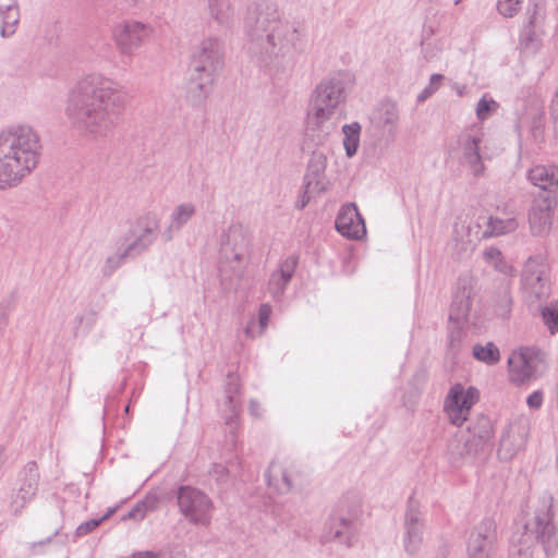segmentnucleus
Wrapping results in <instances>:
<instances>
[{"label":"nucleus","instance_id":"f257e3e1","mask_svg":"<svg viewBox=\"0 0 558 558\" xmlns=\"http://www.w3.org/2000/svg\"><path fill=\"white\" fill-rule=\"evenodd\" d=\"M247 52L258 66L277 80L288 77L303 50L299 28L281 19L277 4L259 1L248 8L244 20Z\"/></svg>","mask_w":558,"mask_h":558},{"label":"nucleus","instance_id":"f03ea898","mask_svg":"<svg viewBox=\"0 0 558 558\" xmlns=\"http://www.w3.org/2000/svg\"><path fill=\"white\" fill-rule=\"evenodd\" d=\"M125 101L126 95L117 82L92 73L70 89L65 116L81 133L106 136L118 124Z\"/></svg>","mask_w":558,"mask_h":558},{"label":"nucleus","instance_id":"7ed1b4c3","mask_svg":"<svg viewBox=\"0 0 558 558\" xmlns=\"http://www.w3.org/2000/svg\"><path fill=\"white\" fill-rule=\"evenodd\" d=\"M352 80L347 72L324 77L312 90L307 110L306 147L322 145L336 130L335 117L341 116Z\"/></svg>","mask_w":558,"mask_h":558},{"label":"nucleus","instance_id":"20e7f679","mask_svg":"<svg viewBox=\"0 0 558 558\" xmlns=\"http://www.w3.org/2000/svg\"><path fill=\"white\" fill-rule=\"evenodd\" d=\"M40 148L39 136L29 125L0 131V190L16 185L36 168Z\"/></svg>","mask_w":558,"mask_h":558},{"label":"nucleus","instance_id":"39448f33","mask_svg":"<svg viewBox=\"0 0 558 558\" xmlns=\"http://www.w3.org/2000/svg\"><path fill=\"white\" fill-rule=\"evenodd\" d=\"M536 545L542 546L546 557L555 555L558 548L557 530L547 502H543L526 520L522 531L512 534L510 558H533Z\"/></svg>","mask_w":558,"mask_h":558},{"label":"nucleus","instance_id":"423d86ee","mask_svg":"<svg viewBox=\"0 0 558 558\" xmlns=\"http://www.w3.org/2000/svg\"><path fill=\"white\" fill-rule=\"evenodd\" d=\"M251 235L248 229L240 222L231 223L220 235L219 258L222 267L228 266L233 275H244L250 255Z\"/></svg>","mask_w":558,"mask_h":558},{"label":"nucleus","instance_id":"0eeeda50","mask_svg":"<svg viewBox=\"0 0 558 558\" xmlns=\"http://www.w3.org/2000/svg\"><path fill=\"white\" fill-rule=\"evenodd\" d=\"M481 427L460 432L448 444V459L452 466L471 463L482 453L492 438V426L487 417L480 420Z\"/></svg>","mask_w":558,"mask_h":558},{"label":"nucleus","instance_id":"6e6552de","mask_svg":"<svg viewBox=\"0 0 558 558\" xmlns=\"http://www.w3.org/2000/svg\"><path fill=\"white\" fill-rule=\"evenodd\" d=\"M360 507L357 504L347 505L343 500L330 514L325 524L323 539L325 542H337L348 548L353 547L360 533Z\"/></svg>","mask_w":558,"mask_h":558},{"label":"nucleus","instance_id":"1a4fd4ad","mask_svg":"<svg viewBox=\"0 0 558 558\" xmlns=\"http://www.w3.org/2000/svg\"><path fill=\"white\" fill-rule=\"evenodd\" d=\"M174 496L178 511L187 523L202 527L210 525L215 505L204 490L192 485H180Z\"/></svg>","mask_w":558,"mask_h":558},{"label":"nucleus","instance_id":"9d476101","mask_svg":"<svg viewBox=\"0 0 558 558\" xmlns=\"http://www.w3.org/2000/svg\"><path fill=\"white\" fill-rule=\"evenodd\" d=\"M223 61V45L217 38H207L191 52L189 74L216 80Z\"/></svg>","mask_w":558,"mask_h":558},{"label":"nucleus","instance_id":"9b49d317","mask_svg":"<svg viewBox=\"0 0 558 558\" xmlns=\"http://www.w3.org/2000/svg\"><path fill=\"white\" fill-rule=\"evenodd\" d=\"M521 283L529 299L542 300L550 293L549 265L544 254L530 256L524 264Z\"/></svg>","mask_w":558,"mask_h":558},{"label":"nucleus","instance_id":"f8f14e48","mask_svg":"<svg viewBox=\"0 0 558 558\" xmlns=\"http://www.w3.org/2000/svg\"><path fill=\"white\" fill-rule=\"evenodd\" d=\"M39 484V470L35 462H28L21 471L10 496V510L19 515L35 498Z\"/></svg>","mask_w":558,"mask_h":558},{"label":"nucleus","instance_id":"ddd939ff","mask_svg":"<svg viewBox=\"0 0 558 558\" xmlns=\"http://www.w3.org/2000/svg\"><path fill=\"white\" fill-rule=\"evenodd\" d=\"M324 142L322 145L311 144L306 147V138L303 143V150L310 151L311 156L307 161L306 171L303 178V187L306 191H314L315 193H323L326 191V167H327V148Z\"/></svg>","mask_w":558,"mask_h":558},{"label":"nucleus","instance_id":"4468645a","mask_svg":"<svg viewBox=\"0 0 558 558\" xmlns=\"http://www.w3.org/2000/svg\"><path fill=\"white\" fill-rule=\"evenodd\" d=\"M159 222V217L155 213H147L140 217L136 221L134 238L132 240L125 239L122 243V246L125 247V254L135 258L145 252L157 239Z\"/></svg>","mask_w":558,"mask_h":558},{"label":"nucleus","instance_id":"2eb2a0df","mask_svg":"<svg viewBox=\"0 0 558 558\" xmlns=\"http://www.w3.org/2000/svg\"><path fill=\"white\" fill-rule=\"evenodd\" d=\"M477 395L478 391L474 387H469L466 390L460 384L451 387L445 400V411L453 425L461 426L468 420V414L476 402Z\"/></svg>","mask_w":558,"mask_h":558},{"label":"nucleus","instance_id":"dca6fc26","mask_svg":"<svg viewBox=\"0 0 558 558\" xmlns=\"http://www.w3.org/2000/svg\"><path fill=\"white\" fill-rule=\"evenodd\" d=\"M424 518L420 509V504L413 497L409 498L408 507L404 513V549L409 555H414L421 547L424 533Z\"/></svg>","mask_w":558,"mask_h":558},{"label":"nucleus","instance_id":"f3484780","mask_svg":"<svg viewBox=\"0 0 558 558\" xmlns=\"http://www.w3.org/2000/svg\"><path fill=\"white\" fill-rule=\"evenodd\" d=\"M399 119L398 105L391 100H383L372 112L371 123L379 133L380 140L389 143L397 136Z\"/></svg>","mask_w":558,"mask_h":558},{"label":"nucleus","instance_id":"a211bd4d","mask_svg":"<svg viewBox=\"0 0 558 558\" xmlns=\"http://www.w3.org/2000/svg\"><path fill=\"white\" fill-rule=\"evenodd\" d=\"M496 538L495 522L492 519H484L469 537V558H492Z\"/></svg>","mask_w":558,"mask_h":558},{"label":"nucleus","instance_id":"6ab92c4d","mask_svg":"<svg viewBox=\"0 0 558 558\" xmlns=\"http://www.w3.org/2000/svg\"><path fill=\"white\" fill-rule=\"evenodd\" d=\"M545 0H530L526 11L527 22L520 33V44L524 49L536 50L539 45V34H543L545 20Z\"/></svg>","mask_w":558,"mask_h":558},{"label":"nucleus","instance_id":"aec40b11","mask_svg":"<svg viewBox=\"0 0 558 558\" xmlns=\"http://www.w3.org/2000/svg\"><path fill=\"white\" fill-rule=\"evenodd\" d=\"M147 34V26L134 21L120 23L113 28L116 45L124 56H131L142 45Z\"/></svg>","mask_w":558,"mask_h":558},{"label":"nucleus","instance_id":"412c9836","mask_svg":"<svg viewBox=\"0 0 558 558\" xmlns=\"http://www.w3.org/2000/svg\"><path fill=\"white\" fill-rule=\"evenodd\" d=\"M558 201L551 197H535L530 213L529 223L533 235H546L551 228V216Z\"/></svg>","mask_w":558,"mask_h":558},{"label":"nucleus","instance_id":"4be33fe9","mask_svg":"<svg viewBox=\"0 0 558 558\" xmlns=\"http://www.w3.org/2000/svg\"><path fill=\"white\" fill-rule=\"evenodd\" d=\"M335 225L337 231L348 239L359 240L366 233L364 219L354 203L341 207Z\"/></svg>","mask_w":558,"mask_h":558},{"label":"nucleus","instance_id":"5701e85b","mask_svg":"<svg viewBox=\"0 0 558 558\" xmlns=\"http://www.w3.org/2000/svg\"><path fill=\"white\" fill-rule=\"evenodd\" d=\"M472 294L471 279L468 277L459 278L450 306V322L461 324L468 320L472 308Z\"/></svg>","mask_w":558,"mask_h":558},{"label":"nucleus","instance_id":"b1692460","mask_svg":"<svg viewBox=\"0 0 558 558\" xmlns=\"http://www.w3.org/2000/svg\"><path fill=\"white\" fill-rule=\"evenodd\" d=\"M265 476L269 487L279 494H288L298 485L301 474L292 464L283 465L274 461L268 466Z\"/></svg>","mask_w":558,"mask_h":558},{"label":"nucleus","instance_id":"393cba45","mask_svg":"<svg viewBox=\"0 0 558 558\" xmlns=\"http://www.w3.org/2000/svg\"><path fill=\"white\" fill-rule=\"evenodd\" d=\"M508 365L511 380L523 384L534 376L538 361L532 350L521 349L511 353Z\"/></svg>","mask_w":558,"mask_h":558},{"label":"nucleus","instance_id":"a878e982","mask_svg":"<svg viewBox=\"0 0 558 558\" xmlns=\"http://www.w3.org/2000/svg\"><path fill=\"white\" fill-rule=\"evenodd\" d=\"M527 180L541 190L536 197L558 201V167L537 165L529 170Z\"/></svg>","mask_w":558,"mask_h":558},{"label":"nucleus","instance_id":"bb28decb","mask_svg":"<svg viewBox=\"0 0 558 558\" xmlns=\"http://www.w3.org/2000/svg\"><path fill=\"white\" fill-rule=\"evenodd\" d=\"M296 266V256H289L280 262L278 269L271 274L268 281V292L272 299H281L286 288L294 276Z\"/></svg>","mask_w":558,"mask_h":558},{"label":"nucleus","instance_id":"cd10ccee","mask_svg":"<svg viewBox=\"0 0 558 558\" xmlns=\"http://www.w3.org/2000/svg\"><path fill=\"white\" fill-rule=\"evenodd\" d=\"M196 206L192 202H183L173 207L170 213L168 225L162 232L166 242L174 236L195 217Z\"/></svg>","mask_w":558,"mask_h":558},{"label":"nucleus","instance_id":"c85d7f7f","mask_svg":"<svg viewBox=\"0 0 558 558\" xmlns=\"http://www.w3.org/2000/svg\"><path fill=\"white\" fill-rule=\"evenodd\" d=\"M239 393H240L239 376L233 373H229L227 375V380L225 384V399H226L225 402L229 409V414L226 415V424L230 427V433L232 435H233V428L235 425L234 420L238 416L239 408L241 404Z\"/></svg>","mask_w":558,"mask_h":558},{"label":"nucleus","instance_id":"c756f323","mask_svg":"<svg viewBox=\"0 0 558 558\" xmlns=\"http://www.w3.org/2000/svg\"><path fill=\"white\" fill-rule=\"evenodd\" d=\"M214 82L215 80L207 78L206 76L189 74L186 98L191 106L199 107L206 101Z\"/></svg>","mask_w":558,"mask_h":558},{"label":"nucleus","instance_id":"7c9ffc66","mask_svg":"<svg viewBox=\"0 0 558 558\" xmlns=\"http://www.w3.org/2000/svg\"><path fill=\"white\" fill-rule=\"evenodd\" d=\"M0 14H3L0 34L8 38L15 33V26L20 21L16 0H0Z\"/></svg>","mask_w":558,"mask_h":558},{"label":"nucleus","instance_id":"2f4dec72","mask_svg":"<svg viewBox=\"0 0 558 558\" xmlns=\"http://www.w3.org/2000/svg\"><path fill=\"white\" fill-rule=\"evenodd\" d=\"M210 17L222 28L229 29L233 24V10L229 0H208Z\"/></svg>","mask_w":558,"mask_h":558},{"label":"nucleus","instance_id":"473e14b6","mask_svg":"<svg viewBox=\"0 0 558 558\" xmlns=\"http://www.w3.org/2000/svg\"><path fill=\"white\" fill-rule=\"evenodd\" d=\"M512 298L510 294V286L508 281L501 283L499 291L494 301V308L497 316L508 318L511 312Z\"/></svg>","mask_w":558,"mask_h":558},{"label":"nucleus","instance_id":"72a5a7b5","mask_svg":"<svg viewBox=\"0 0 558 558\" xmlns=\"http://www.w3.org/2000/svg\"><path fill=\"white\" fill-rule=\"evenodd\" d=\"M342 132L344 135L343 146L345 155L351 158L356 154L360 145L361 125L357 122L345 124L342 126Z\"/></svg>","mask_w":558,"mask_h":558},{"label":"nucleus","instance_id":"f704fd0d","mask_svg":"<svg viewBox=\"0 0 558 558\" xmlns=\"http://www.w3.org/2000/svg\"><path fill=\"white\" fill-rule=\"evenodd\" d=\"M473 356L487 365H494L500 360L499 350L493 342H487L485 345L475 344L473 347Z\"/></svg>","mask_w":558,"mask_h":558},{"label":"nucleus","instance_id":"c9c22d12","mask_svg":"<svg viewBox=\"0 0 558 558\" xmlns=\"http://www.w3.org/2000/svg\"><path fill=\"white\" fill-rule=\"evenodd\" d=\"M459 144L462 148V158L464 159L480 153L481 137L471 132H466L460 135Z\"/></svg>","mask_w":558,"mask_h":558},{"label":"nucleus","instance_id":"e433bc0d","mask_svg":"<svg viewBox=\"0 0 558 558\" xmlns=\"http://www.w3.org/2000/svg\"><path fill=\"white\" fill-rule=\"evenodd\" d=\"M129 259H133L130 254H125V247L122 246L118 252L111 256H108L102 267V274L105 276L112 275L123 263Z\"/></svg>","mask_w":558,"mask_h":558},{"label":"nucleus","instance_id":"4c0bfd02","mask_svg":"<svg viewBox=\"0 0 558 558\" xmlns=\"http://www.w3.org/2000/svg\"><path fill=\"white\" fill-rule=\"evenodd\" d=\"M97 313L88 311L82 315H77L74 319L75 336L86 335L96 324Z\"/></svg>","mask_w":558,"mask_h":558},{"label":"nucleus","instance_id":"58836bf2","mask_svg":"<svg viewBox=\"0 0 558 558\" xmlns=\"http://www.w3.org/2000/svg\"><path fill=\"white\" fill-rule=\"evenodd\" d=\"M544 324L551 335L558 331V303L546 305L541 310Z\"/></svg>","mask_w":558,"mask_h":558},{"label":"nucleus","instance_id":"ea45409f","mask_svg":"<svg viewBox=\"0 0 558 558\" xmlns=\"http://www.w3.org/2000/svg\"><path fill=\"white\" fill-rule=\"evenodd\" d=\"M498 104L493 99L484 95L476 105V117L478 120H486L490 113L497 110Z\"/></svg>","mask_w":558,"mask_h":558},{"label":"nucleus","instance_id":"a19ab883","mask_svg":"<svg viewBox=\"0 0 558 558\" xmlns=\"http://www.w3.org/2000/svg\"><path fill=\"white\" fill-rule=\"evenodd\" d=\"M442 80V74H433L429 78L428 85L417 95L416 101L421 104L427 100L434 93L438 90Z\"/></svg>","mask_w":558,"mask_h":558},{"label":"nucleus","instance_id":"79ce46f5","mask_svg":"<svg viewBox=\"0 0 558 558\" xmlns=\"http://www.w3.org/2000/svg\"><path fill=\"white\" fill-rule=\"evenodd\" d=\"M523 0H498L497 10L506 17L514 16L521 9Z\"/></svg>","mask_w":558,"mask_h":558},{"label":"nucleus","instance_id":"37998d69","mask_svg":"<svg viewBox=\"0 0 558 558\" xmlns=\"http://www.w3.org/2000/svg\"><path fill=\"white\" fill-rule=\"evenodd\" d=\"M463 162L470 168L473 175L478 177L483 174L485 167L480 153L464 158Z\"/></svg>","mask_w":558,"mask_h":558},{"label":"nucleus","instance_id":"c03bdc74","mask_svg":"<svg viewBox=\"0 0 558 558\" xmlns=\"http://www.w3.org/2000/svg\"><path fill=\"white\" fill-rule=\"evenodd\" d=\"M271 306L269 304H262L258 310V324H259V331L258 335H262L264 330L266 329L270 315H271Z\"/></svg>","mask_w":558,"mask_h":558},{"label":"nucleus","instance_id":"a18cd8bd","mask_svg":"<svg viewBox=\"0 0 558 558\" xmlns=\"http://www.w3.org/2000/svg\"><path fill=\"white\" fill-rule=\"evenodd\" d=\"M100 524L101 520L99 519L87 520L76 527L75 535L76 537L87 535L88 533L93 532L96 527H98Z\"/></svg>","mask_w":558,"mask_h":558},{"label":"nucleus","instance_id":"49530a36","mask_svg":"<svg viewBox=\"0 0 558 558\" xmlns=\"http://www.w3.org/2000/svg\"><path fill=\"white\" fill-rule=\"evenodd\" d=\"M145 512L155 511L159 507L160 498L157 493H148L146 497L140 501Z\"/></svg>","mask_w":558,"mask_h":558},{"label":"nucleus","instance_id":"de8ad7c7","mask_svg":"<svg viewBox=\"0 0 558 558\" xmlns=\"http://www.w3.org/2000/svg\"><path fill=\"white\" fill-rule=\"evenodd\" d=\"M147 513L138 501L125 515L123 520H143Z\"/></svg>","mask_w":558,"mask_h":558},{"label":"nucleus","instance_id":"09e8293b","mask_svg":"<svg viewBox=\"0 0 558 558\" xmlns=\"http://www.w3.org/2000/svg\"><path fill=\"white\" fill-rule=\"evenodd\" d=\"M497 271L504 274L505 276H513L514 269L511 265H509L504 257H499L493 265H492Z\"/></svg>","mask_w":558,"mask_h":558},{"label":"nucleus","instance_id":"8fccbe9b","mask_svg":"<svg viewBox=\"0 0 558 558\" xmlns=\"http://www.w3.org/2000/svg\"><path fill=\"white\" fill-rule=\"evenodd\" d=\"M209 473L217 482H223L229 474V469L222 464H214Z\"/></svg>","mask_w":558,"mask_h":558},{"label":"nucleus","instance_id":"3c124183","mask_svg":"<svg viewBox=\"0 0 558 558\" xmlns=\"http://www.w3.org/2000/svg\"><path fill=\"white\" fill-rule=\"evenodd\" d=\"M483 259L488 263L489 265H493L499 257L502 256L501 252L494 246L487 247L483 252Z\"/></svg>","mask_w":558,"mask_h":558},{"label":"nucleus","instance_id":"603ef678","mask_svg":"<svg viewBox=\"0 0 558 558\" xmlns=\"http://www.w3.org/2000/svg\"><path fill=\"white\" fill-rule=\"evenodd\" d=\"M526 403L531 409H539L543 404V392L533 391L526 399Z\"/></svg>","mask_w":558,"mask_h":558},{"label":"nucleus","instance_id":"864d4df0","mask_svg":"<svg viewBox=\"0 0 558 558\" xmlns=\"http://www.w3.org/2000/svg\"><path fill=\"white\" fill-rule=\"evenodd\" d=\"M504 221L502 220H499V219H493L490 218L489 219V227H492V230L488 232V231H484V236H492V235H498V234H501L504 232Z\"/></svg>","mask_w":558,"mask_h":558},{"label":"nucleus","instance_id":"5fc2aeb1","mask_svg":"<svg viewBox=\"0 0 558 558\" xmlns=\"http://www.w3.org/2000/svg\"><path fill=\"white\" fill-rule=\"evenodd\" d=\"M320 193H315L314 191H306V187H303V193L302 195L300 196V198L298 199L295 206L298 209H303L305 208V206L308 204V202L311 201V198L313 196H316V195H319Z\"/></svg>","mask_w":558,"mask_h":558},{"label":"nucleus","instance_id":"6e6d98bb","mask_svg":"<svg viewBox=\"0 0 558 558\" xmlns=\"http://www.w3.org/2000/svg\"><path fill=\"white\" fill-rule=\"evenodd\" d=\"M550 114L554 121L555 130L558 133V93L554 97L550 104Z\"/></svg>","mask_w":558,"mask_h":558},{"label":"nucleus","instance_id":"4d7b16f0","mask_svg":"<svg viewBox=\"0 0 558 558\" xmlns=\"http://www.w3.org/2000/svg\"><path fill=\"white\" fill-rule=\"evenodd\" d=\"M248 410L251 415L254 417H259L262 415L260 404L255 400L250 401Z\"/></svg>","mask_w":558,"mask_h":558},{"label":"nucleus","instance_id":"13d9d810","mask_svg":"<svg viewBox=\"0 0 558 558\" xmlns=\"http://www.w3.org/2000/svg\"><path fill=\"white\" fill-rule=\"evenodd\" d=\"M8 323H9V313L5 310L0 308V336L3 333Z\"/></svg>","mask_w":558,"mask_h":558},{"label":"nucleus","instance_id":"bf43d9fd","mask_svg":"<svg viewBox=\"0 0 558 558\" xmlns=\"http://www.w3.org/2000/svg\"><path fill=\"white\" fill-rule=\"evenodd\" d=\"M255 327H256V323H255V320H254V319H252V320L248 323V325L246 326L245 330H244V332H245L246 337H248V338H251V339H253V338H255V337H256V335H257V333L254 331V328H255Z\"/></svg>","mask_w":558,"mask_h":558},{"label":"nucleus","instance_id":"052dcab7","mask_svg":"<svg viewBox=\"0 0 558 558\" xmlns=\"http://www.w3.org/2000/svg\"><path fill=\"white\" fill-rule=\"evenodd\" d=\"M159 554L155 551H138L133 555V558H159Z\"/></svg>","mask_w":558,"mask_h":558},{"label":"nucleus","instance_id":"680f3d73","mask_svg":"<svg viewBox=\"0 0 558 558\" xmlns=\"http://www.w3.org/2000/svg\"><path fill=\"white\" fill-rule=\"evenodd\" d=\"M114 512H116V508H109L107 510V512L101 518H98V519L101 520V522H102V521L109 519Z\"/></svg>","mask_w":558,"mask_h":558},{"label":"nucleus","instance_id":"e2e57ef3","mask_svg":"<svg viewBox=\"0 0 558 558\" xmlns=\"http://www.w3.org/2000/svg\"><path fill=\"white\" fill-rule=\"evenodd\" d=\"M507 444H508V439L506 437H502L501 441H500V449H499V452H502L506 447H507Z\"/></svg>","mask_w":558,"mask_h":558},{"label":"nucleus","instance_id":"0e129e2a","mask_svg":"<svg viewBox=\"0 0 558 558\" xmlns=\"http://www.w3.org/2000/svg\"><path fill=\"white\" fill-rule=\"evenodd\" d=\"M462 0H453L454 4H459Z\"/></svg>","mask_w":558,"mask_h":558}]
</instances>
